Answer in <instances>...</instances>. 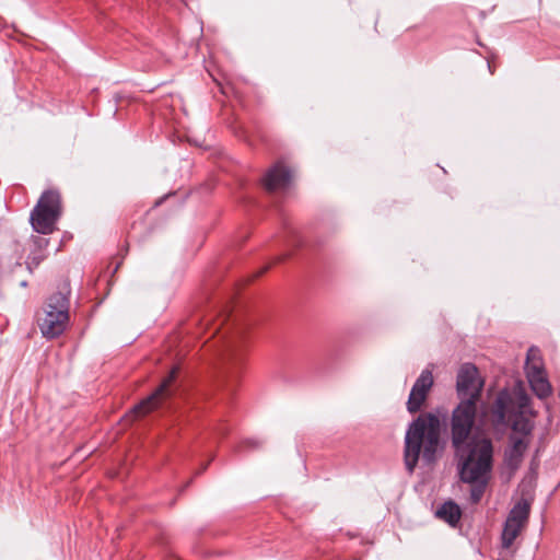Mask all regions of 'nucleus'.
<instances>
[{
    "label": "nucleus",
    "instance_id": "13",
    "mask_svg": "<svg viewBox=\"0 0 560 560\" xmlns=\"http://www.w3.org/2000/svg\"><path fill=\"white\" fill-rule=\"evenodd\" d=\"M291 179V172L282 164H275L264 178L265 188L268 191L284 189Z\"/></svg>",
    "mask_w": 560,
    "mask_h": 560
},
{
    "label": "nucleus",
    "instance_id": "12",
    "mask_svg": "<svg viewBox=\"0 0 560 560\" xmlns=\"http://www.w3.org/2000/svg\"><path fill=\"white\" fill-rule=\"evenodd\" d=\"M49 244L48 238L43 236H33L25 246L27 252L26 267L32 272L46 258V248Z\"/></svg>",
    "mask_w": 560,
    "mask_h": 560
},
{
    "label": "nucleus",
    "instance_id": "2",
    "mask_svg": "<svg viewBox=\"0 0 560 560\" xmlns=\"http://www.w3.org/2000/svg\"><path fill=\"white\" fill-rule=\"evenodd\" d=\"M441 421L433 413L420 415L409 425L405 436V465L409 472H412L420 455L431 463L440 443Z\"/></svg>",
    "mask_w": 560,
    "mask_h": 560
},
{
    "label": "nucleus",
    "instance_id": "7",
    "mask_svg": "<svg viewBox=\"0 0 560 560\" xmlns=\"http://www.w3.org/2000/svg\"><path fill=\"white\" fill-rule=\"evenodd\" d=\"M525 372L530 388L538 398L544 399L551 395L552 387L547 378L541 352L536 347H530L527 351Z\"/></svg>",
    "mask_w": 560,
    "mask_h": 560
},
{
    "label": "nucleus",
    "instance_id": "1",
    "mask_svg": "<svg viewBox=\"0 0 560 560\" xmlns=\"http://www.w3.org/2000/svg\"><path fill=\"white\" fill-rule=\"evenodd\" d=\"M477 404L460 400L451 420L452 444L459 459V475L464 482H486L492 469L493 445L490 439L470 438L475 425Z\"/></svg>",
    "mask_w": 560,
    "mask_h": 560
},
{
    "label": "nucleus",
    "instance_id": "14",
    "mask_svg": "<svg viewBox=\"0 0 560 560\" xmlns=\"http://www.w3.org/2000/svg\"><path fill=\"white\" fill-rule=\"evenodd\" d=\"M528 444L529 439L527 435H511L510 446L505 452V462L510 467L516 468L521 464L523 456L528 447Z\"/></svg>",
    "mask_w": 560,
    "mask_h": 560
},
{
    "label": "nucleus",
    "instance_id": "16",
    "mask_svg": "<svg viewBox=\"0 0 560 560\" xmlns=\"http://www.w3.org/2000/svg\"><path fill=\"white\" fill-rule=\"evenodd\" d=\"M488 478H490V476ZM487 480H489V479H487ZM487 482L488 481H486L485 483L483 482H471L472 485L479 486L478 489H474L472 492H471V497H472V500L475 502L479 501V499H480V497L482 494L483 488L487 485Z\"/></svg>",
    "mask_w": 560,
    "mask_h": 560
},
{
    "label": "nucleus",
    "instance_id": "15",
    "mask_svg": "<svg viewBox=\"0 0 560 560\" xmlns=\"http://www.w3.org/2000/svg\"><path fill=\"white\" fill-rule=\"evenodd\" d=\"M438 518L446 522L450 526L456 527L460 521L462 511L459 506L452 502L443 503L435 512Z\"/></svg>",
    "mask_w": 560,
    "mask_h": 560
},
{
    "label": "nucleus",
    "instance_id": "3",
    "mask_svg": "<svg viewBox=\"0 0 560 560\" xmlns=\"http://www.w3.org/2000/svg\"><path fill=\"white\" fill-rule=\"evenodd\" d=\"M68 283L51 294L45 306L43 316L38 318V326L44 337L52 339L60 336L69 323V295Z\"/></svg>",
    "mask_w": 560,
    "mask_h": 560
},
{
    "label": "nucleus",
    "instance_id": "5",
    "mask_svg": "<svg viewBox=\"0 0 560 560\" xmlns=\"http://www.w3.org/2000/svg\"><path fill=\"white\" fill-rule=\"evenodd\" d=\"M61 196L56 189H48L42 194L37 205L31 212V224L40 234H50L61 215Z\"/></svg>",
    "mask_w": 560,
    "mask_h": 560
},
{
    "label": "nucleus",
    "instance_id": "8",
    "mask_svg": "<svg viewBox=\"0 0 560 560\" xmlns=\"http://www.w3.org/2000/svg\"><path fill=\"white\" fill-rule=\"evenodd\" d=\"M482 388L483 380L477 368L471 363L463 364L456 380V389L460 400H472V404H477Z\"/></svg>",
    "mask_w": 560,
    "mask_h": 560
},
{
    "label": "nucleus",
    "instance_id": "10",
    "mask_svg": "<svg viewBox=\"0 0 560 560\" xmlns=\"http://www.w3.org/2000/svg\"><path fill=\"white\" fill-rule=\"evenodd\" d=\"M177 374V368H174L170 375L163 380L161 385L145 399H143L140 404L133 407L132 415L137 417H142L150 411L158 408L161 402L170 397L171 390L170 387L172 383L174 382Z\"/></svg>",
    "mask_w": 560,
    "mask_h": 560
},
{
    "label": "nucleus",
    "instance_id": "6",
    "mask_svg": "<svg viewBox=\"0 0 560 560\" xmlns=\"http://www.w3.org/2000/svg\"><path fill=\"white\" fill-rule=\"evenodd\" d=\"M525 372L530 388L538 398L544 399L551 395L552 387L547 378L541 352L536 347H530L527 351Z\"/></svg>",
    "mask_w": 560,
    "mask_h": 560
},
{
    "label": "nucleus",
    "instance_id": "4",
    "mask_svg": "<svg viewBox=\"0 0 560 560\" xmlns=\"http://www.w3.org/2000/svg\"><path fill=\"white\" fill-rule=\"evenodd\" d=\"M528 405L529 397L522 387L501 390L491 410L492 424L508 427L515 417L527 412Z\"/></svg>",
    "mask_w": 560,
    "mask_h": 560
},
{
    "label": "nucleus",
    "instance_id": "11",
    "mask_svg": "<svg viewBox=\"0 0 560 560\" xmlns=\"http://www.w3.org/2000/svg\"><path fill=\"white\" fill-rule=\"evenodd\" d=\"M433 383L434 380L432 371L429 369H424L419 375V377L416 380L409 394V398L407 401V410L410 413H416L421 409L433 386Z\"/></svg>",
    "mask_w": 560,
    "mask_h": 560
},
{
    "label": "nucleus",
    "instance_id": "9",
    "mask_svg": "<svg viewBox=\"0 0 560 560\" xmlns=\"http://www.w3.org/2000/svg\"><path fill=\"white\" fill-rule=\"evenodd\" d=\"M529 504L525 501L517 502L510 511L502 532V549H511L514 540L525 527L529 516Z\"/></svg>",
    "mask_w": 560,
    "mask_h": 560
},
{
    "label": "nucleus",
    "instance_id": "17",
    "mask_svg": "<svg viewBox=\"0 0 560 560\" xmlns=\"http://www.w3.org/2000/svg\"><path fill=\"white\" fill-rule=\"evenodd\" d=\"M503 552H505L506 556L512 557V552L510 551V549L509 550L502 549V551H500V555H503Z\"/></svg>",
    "mask_w": 560,
    "mask_h": 560
}]
</instances>
